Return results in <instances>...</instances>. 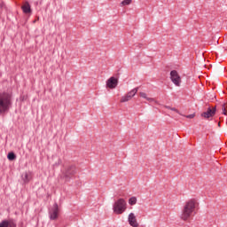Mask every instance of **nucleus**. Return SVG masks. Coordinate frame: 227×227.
Segmentation results:
<instances>
[{"label": "nucleus", "instance_id": "nucleus-1", "mask_svg": "<svg viewBox=\"0 0 227 227\" xmlns=\"http://www.w3.org/2000/svg\"><path fill=\"white\" fill-rule=\"evenodd\" d=\"M200 207V202H198V199L192 198L186 200L183 206L180 219L182 221H189L193 212H196V208Z\"/></svg>", "mask_w": 227, "mask_h": 227}, {"label": "nucleus", "instance_id": "nucleus-2", "mask_svg": "<svg viewBox=\"0 0 227 227\" xmlns=\"http://www.w3.org/2000/svg\"><path fill=\"white\" fill-rule=\"evenodd\" d=\"M13 94L12 92L0 93V114L8 113L12 104Z\"/></svg>", "mask_w": 227, "mask_h": 227}, {"label": "nucleus", "instance_id": "nucleus-3", "mask_svg": "<svg viewBox=\"0 0 227 227\" xmlns=\"http://www.w3.org/2000/svg\"><path fill=\"white\" fill-rule=\"evenodd\" d=\"M125 210H127V201H125L124 199H119L114 203V214H116L117 215H121V214H123Z\"/></svg>", "mask_w": 227, "mask_h": 227}, {"label": "nucleus", "instance_id": "nucleus-4", "mask_svg": "<svg viewBox=\"0 0 227 227\" xmlns=\"http://www.w3.org/2000/svg\"><path fill=\"white\" fill-rule=\"evenodd\" d=\"M170 79L175 86H180V84H182V78L180 77V74H178V72H176V70H173L170 72Z\"/></svg>", "mask_w": 227, "mask_h": 227}, {"label": "nucleus", "instance_id": "nucleus-5", "mask_svg": "<svg viewBox=\"0 0 227 227\" xmlns=\"http://www.w3.org/2000/svg\"><path fill=\"white\" fill-rule=\"evenodd\" d=\"M50 219L51 221H55V219L58 217V215L59 214V207H58V204L55 203L53 205V207L50 210Z\"/></svg>", "mask_w": 227, "mask_h": 227}, {"label": "nucleus", "instance_id": "nucleus-6", "mask_svg": "<svg viewBox=\"0 0 227 227\" xmlns=\"http://www.w3.org/2000/svg\"><path fill=\"white\" fill-rule=\"evenodd\" d=\"M128 223L129 226L139 227V223H137V218H136V215L134 213H130L128 215Z\"/></svg>", "mask_w": 227, "mask_h": 227}, {"label": "nucleus", "instance_id": "nucleus-7", "mask_svg": "<svg viewBox=\"0 0 227 227\" xmlns=\"http://www.w3.org/2000/svg\"><path fill=\"white\" fill-rule=\"evenodd\" d=\"M118 86V79H116L114 76L110 77L106 81V88H109L110 90H114Z\"/></svg>", "mask_w": 227, "mask_h": 227}, {"label": "nucleus", "instance_id": "nucleus-8", "mask_svg": "<svg viewBox=\"0 0 227 227\" xmlns=\"http://www.w3.org/2000/svg\"><path fill=\"white\" fill-rule=\"evenodd\" d=\"M201 116L202 118H206L207 120H208V118H213V116H215V107H208L207 112L201 114Z\"/></svg>", "mask_w": 227, "mask_h": 227}, {"label": "nucleus", "instance_id": "nucleus-9", "mask_svg": "<svg viewBox=\"0 0 227 227\" xmlns=\"http://www.w3.org/2000/svg\"><path fill=\"white\" fill-rule=\"evenodd\" d=\"M74 173H75V166L72 165L66 168V170L64 171V176L66 178H70V176H74Z\"/></svg>", "mask_w": 227, "mask_h": 227}, {"label": "nucleus", "instance_id": "nucleus-10", "mask_svg": "<svg viewBox=\"0 0 227 227\" xmlns=\"http://www.w3.org/2000/svg\"><path fill=\"white\" fill-rule=\"evenodd\" d=\"M22 180L25 184H28V182H31V180H33V173L25 172L22 176Z\"/></svg>", "mask_w": 227, "mask_h": 227}, {"label": "nucleus", "instance_id": "nucleus-11", "mask_svg": "<svg viewBox=\"0 0 227 227\" xmlns=\"http://www.w3.org/2000/svg\"><path fill=\"white\" fill-rule=\"evenodd\" d=\"M0 227H17V225L10 221L4 220L0 223Z\"/></svg>", "mask_w": 227, "mask_h": 227}, {"label": "nucleus", "instance_id": "nucleus-12", "mask_svg": "<svg viewBox=\"0 0 227 227\" xmlns=\"http://www.w3.org/2000/svg\"><path fill=\"white\" fill-rule=\"evenodd\" d=\"M22 11L24 13H31V5L29 3H25V4L22 6Z\"/></svg>", "mask_w": 227, "mask_h": 227}, {"label": "nucleus", "instance_id": "nucleus-13", "mask_svg": "<svg viewBox=\"0 0 227 227\" xmlns=\"http://www.w3.org/2000/svg\"><path fill=\"white\" fill-rule=\"evenodd\" d=\"M139 95L142 98H145V100H147V102H157L155 101V98H148V96L145 92H140Z\"/></svg>", "mask_w": 227, "mask_h": 227}, {"label": "nucleus", "instance_id": "nucleus-14", "mask_svg": "<svg viewBox=\"0 0 227 227\" xmlns=\"http://www.w3.org/2000/svg\"><path fill=\"white\" fill-rule=\"evenodd\" d=\"M138 90H139V88L137 87V88L131 90H130L129 92H128L127 94H128V96H129V97L132 98L133 97H136V94L137 93Z\"/></svg>", "mask_w": 227, "mask_h": 227}, {"label": "nucleus", "instance_id": "nucleus-15", "mask_svg": "<svg viewBox=\"0 0 227 227\" xmlns=\"http://www.w3.org/2000/svg\"><path fill=\"white\" fill-rule=\"evenodd\" d=\"M129 100H132V98L129 96V94H126L125 96H122L121 98V103L129 102Z\"/></svg>", "mask_w": 227, "mask_h": 227}, {"label": "nucleus", "instance_id": "nucleus-16", "mask_svg": "<svg viewBox=\"0 0 227 227\" xmlns=\"http://www.w3.org/2000/svg\"><path fill=\"white\" fill-rule=\"evenodd\" d=\"M136 203H137V198L131 197L129 199V205L134 206Z\"/></svg>", "mask_w": 227, "mask_h": 227}, {"label": "nucleus", "instance_id": "nucleus-17", "mask_svg": "<svg viewBox=\"0 0 227 227\" xmlns=\"http://www.w3.org/2000/svg\"><path fill=\"white\" fill-rule=\"evenodd\" d=\"M129 4H132V0H124L121 3V6H129Z\"/></svg>", "mask_w": 227, "mask_h": 227}, {"label": "nucleus", "instance_id": "nucleus-18", "mask_svg": "<svg viewBox=\"0 0 227 227\" xmlns=\"http://www.w3.org/2000/svg\"><path fill=\"white\" fill-rule=\"evenodd\" d=\"M7 158H8L9 160H15L17 156H15V153H9L8 155H7Z\"/></svg>", "mask_w": 227, "mask_h": 227}, {"label": "nucleus", "instance_id": "nucleus-19", "mask_svg": "<svg viewBox=\"0 0 227 227\" xmlns=\"http://www.w3.org/2000/svg\"><path fill=\"white\" fill-rule=\"evenodd\" d=\"M222 110H223V114H226V111H227V105L226 104L223 105Z\"/></svg>", "mask_w": 227, "mask_h": 227}, {"label": "nucleus", "instance_id": "nucleus-20", "mask_svg": "<svg viewBox=\"0 0 227 227\" xmlns=\"http://www.w3.org/2000/svg\"><path fill=\"white\" fill-rule=\"evenodd\" d=\"M170 111H175V113H180L179 111H178V109H176V108H175V107H172V108H170Z\"/></svg>", "mask_w": 227, "mask_h": 227}, {"label": "nucleus", "instance_id": "nucleus-21", "mask_svg": "<svg viewBox=\"0 0 227 227\" xmlns=\"http://www.w3.org/2000/svg\"><path fill=\"white\" fill-rule=\"evenodd\" d=\"M194 114H189V115H186V118H189V119H192V118H194Z\"/></svg>", "mask_w": 227, "mask_h": 227}, {"label": "nucleus", "instance_id": "nucleus-22", "mask_svg": "<svg viewBox=\"0 0 227 227\" xmlns=\"http://www.w3.org/2000/svg\"><path fill=\"white\" fill-rule=\"evenodd\" d=\"M165 108H166V109H171L172 107H171V106H165Z\"/></svg>", "mask_w": 227, "mask_h": 227}, {"label": "nucleus", "instance_id": "nucleus-23", "mask_svg": "<svg viewBox=\"0 0 227 227\" xmlns=\"http://www.w3.org/2000/svg\"><path fill=\"white\" fill-rule=\"evenodd\" d=\"M218 127H221V123L220 122L218 123Z\"/></svg>", "mask_w": 227, "mask_h": 227}]
</instances>
